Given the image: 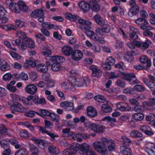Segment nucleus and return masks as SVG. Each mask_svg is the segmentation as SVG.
Returning <instances> with one entry per match:
<instances>
[{"mask_svg":"<svg viewBox=\"0 0 155 155\" xmlns=\"http://www.w3.org/2000/svg\"><path fill=\"white\" fill-rule=\"evenodd\" d=\"M93 145L95 150L103 155L108 153L107 146L109 152L115 151V150L114 143L110 140L105 138H102L100 141L94 142Z\"/></svg>","mask_w":155,"mask_h":155,"instance_id":"f257e3e1","label":"nucleus"},{"mask_svg":"<svg viewBox=\"0 0 155 155\" xmlns=\"http://www.w3.org/2000/svg\"><path fill=\"white\" fill-rule=\"evenodd\" d=\"M10 9L16 13H19L21 10L26 12L28 7L25 3L22 1H19L17 3L14 2L10 3L9 5Z\"/></svg>","mask_w":155,"mask_h":155,"instance_id":"f03ea898","label":"nucleus"},{"mask_svg":"<svg viewBox=\"0 0 155 155\" xmlns=\"http://www.w3.org/2000/svg\"><path fill=\"white\" fill-rule=\"evenodd\" d=\"M84 126L90 130L97 133H103L105 128V127L99 124L93 123L89 121L84 123Z\"/></svg>","mask_w":155,"mask_h":155,"instance_id":"7ed1b4c3","label":"nucleus"},{"mask_svg":"<svg viewBox=\"0 0 155 155\" xmlns=\"http://www.w3.org/2000/svg\"><path fill=\"white\" fill-rule=\"evenodd\" d=\"M11 109L16 112L20 113L24 112L27 111V109L25 108L19 102L14 101L12 104L10 105Z\"/></svg>","mask_w":155,"mask_h":155,"instance_id":"20e7f679","label":"nucleus"},{"mask_svg":"<svg viewBox=\"0 0 155 155\" xmlns=\"http://www.w3.org/2000/svg\"><path fill=\"white\" fill-rule=\"evenodd\" d=\"M135 22L136 24L141 25L140 28L143 30H152L153 29V28L147 25L148 22L144 18H138L135 20Z\"/></svg>","mask_w":155,"mask_h":155,"instance_id":"39448f33","label":"nucleus"},{"mask_svg":"<svg viewBox=\"0 0 155 155\" xmlns=\"http://www.w3.org/2000/svg\"><path fill=\"white\" fill-rule=\"evenodd\" d=\"M124 78L132 84H137V85L140 83V81L137 78L134 73H130L126 74L125 75Z\"/></svg>","mask_w":155,"mask_h":155,"instance_id":"423d86ee","label":"nucleus"},{"mask_svg":"<svg viewBox=\"0 0 155 155\" xmlns=\"http://www.w3.org/2000/svg\"><path fill=\"white\" fill-rule=\"evenodd\" d=\"M78 21L79 24L81 25L80 28L84 31H86L91 29V27L90 25L91 24V21L82 18L78 19Z\"/></svg>","mask_w":155,"mask_h":155,"instance_id":"0eeeda50","label":"nucleus"},{"mask_svg":"<svg viewBox=\"0 0 155 155\" xmlns=\"http://www.w3.org/2000/svg\"><path fill=\"white\" fill-rule=\"evenodd\" d=\"M89 68L92 71L91 75L92 77L100 78L102 76V71L97 66L92 65L90 66Z\"/></svg>","mask_w":155,"mask_h":155,"instance_id":"6e6552de","label":"nucleus"},{"mask_svg":"<svg viewBox=\"0 0 155 155\" xmlns=\"http://www.w3.org/2000/svg\"><path fill=\"white\" fill-rule=\"evenodd\" d=\"M80 149L84 153V155H97L94 151L89 149V146L86 143L82 144Z\"/></svg>","mask_w":155,"mask_h":155,"instance_id":"1a4fd4ad","label":"nucleus"},{"mask_svg":"<svg viewBox=\"0 0 155 155\" xmlns=\"http://www.w3.org/2000/svg\"><path fill=\"white\" fill-rule=\"evenodd\" d=\"M78 149L75 145H71L66 149L64 150L62 152L63 155H75Z\"/></svg>","mask_w":155,"mask_h":155,"instance_id":"9d476101","label":"nucleus"},{"mask_svg":"<svg viewBox=\"0 0 155 155\" xmlns=\"http://www.w3.org/2000/svg\"><path fill=\"white\" fill-rule=\"evenodd\" d=\"M117 108L120 111H128L131 109L130 105L125 102H119L116 104Z\"/></svg>","mask_w":155,"mask_h":155,"instance_id":"9b49d317","label":"nucleus"},{"mask_svg":"<svg viewBox=\"0 0 155 155\" xmlns=\"http://www.w3.org/2000/svg\"><path fill=\"white\" fill-rule=\"evenodd\" d=\"M7 12L1 5H0V19L2 23L4 24L8 21Z\"/></svg>","mask_w":155,"mask_h":155,"instance_id":"f8f14e48","label":"nucleus"},{"mask_svg":"<svg viewBox=\"0 0 155 155\" xmlns=\"http://www.w3.org/2000/svg\"><path fill=\"white\" fill-rule=\"evenodd\" d=\"M60 106L64 108L66 111H72L74 108V102L67 101L62 102L60 103Z\"/></svg>","mask_w":155,"mask_h":155,"instance_id":"ddd939ff","label":"nucleus"},{"mask_svg":"<svg viewBox=\"0 0 155 155\" xmlns=\"http://www.w3.org/2000/svg\"><path fill=\"white\" fill-rule=\"evenodd\" d=\"M130 29V39L131 40H136L138 38V36L137 35L139 32L138 29L134 27L130 26L129 27Z\"/></svg>","mask_w":155,"mask_h":155,"instance_id":"4468645a","label":"nucleus"},{"mask_svg":"<svg viewBox=\"0 0 155 155\" xmlns=\"http://www.w3.org/2000/svg\"><path fill=\"white\" fill-rule=\"evenodd\" d=\"M142 80L149 89L153 91L152 94L155 95V83L153 81H149L148 79L145 78H143Z\"/></svg>","mask_w":155,"mask_h":155,"instance_id":"2eb2a0df","label":"nucleus"},{"mask_svg":"<svg viewBox=\"0 0 155 155\" xmlns=\"http://www.w3.org/2000/svg\"><path fill=\"white\" fill-rule=\"evenodd\" d=\"M71 56L72 59L74 60L79 61L82 58L83 54L80 50H76L73 51Z\"/></svg>","mask_w":155,"mask_h":155,"instance_id":"dca6fc26","label":"nucleus"},{"mask_svg":"<svg viewBox=\"0 0 155 155\" xmlns=\"http://www.w3.org/2000/svg\"><path fill=\"white\" fill-rule=\"evenodd\" d=\"M26 92L31 94H34L37 91V87L34 84H28L25 88Z\"/></svg>","mask_w":155,"mask_h":155,"instance_id":"f3484780","label":"nucleus"},{"mask_svg":"<svg viewBox=\"0 0 155 155\" xmlns=\"http://www.w3.org/2000/svg\"><path fill=\"white\" fill-rule=\"evenodd\" d=\"M79 8L84 12H88L90 9V5L88 3L84 1H82L78 3Z\"/></svg>","mask_w":155,"mask_h":155,"instance_id":"a211bd4d","label":"nucleus"},{"mask_svg":"<svg viewBox=\"0 0 155 155\" xmlns=\"http://www.w3.org/2000/svg\"><path fill=\"white\" fill-rule=\"evenodd\" d=\"M143 104L149 109L155 110V98L149 99L148 101L143 102Z\"/></svg>","mask_w":155,"mask_h":155,"instance_id":"6ab92c4d","label":"nucleus"},{"mask_svg":"<svg viewBox=\"0 0 155 155\" xmlns=\"http://www.w3.org/2000/svg\"><path fill=\"white\" fill-rule=\"evenodd\" d=\"M87 115L90 117H94L97 115V113L95 108L92 106H90L86 109Z\"/></svg>","mask_w":155,"mask_h":155,"instance_id":"aec40b11","label":"nucleus"},{"mask_svg":"<svg viewBox=\"0 0 155 155\" xmlns=\"http://www.w3.org/2000/svg\"><path fill=\"white\" fill-rule=\"evenodd\" d=\"M120 153L122 155H132V151L131 149L125 145L121 146L120 148Z\"/></svg>","mask_w":155,"mask_h":155,"instance_id":"412c9836","label":"nucleus"},{"mask_svg":"<svg viewBox=\"0 0 155 155\" xmlns=\"http://www.w3.org/2000/svg\"><path fill=\"white\" fill-rule=\"evenodd\" d=\"M61 51L62 53L65 56H69L71 55L73 50L72 48L69 45H66L63 46L61 48Z\"/></svg>","mask_w":155,"mask_h":155,"instance_id":"4be33fe9","label":"nucleus"},{"mask_svg":"<svg viewBox=\"0 0 155 155\" xmlns=\"http://www.w3.org/2000/svg\"><path fill=\"white\" fill-rule=\"evenodd\" d=\"M32 101L35 104H45L46 101L44 98L39 99L37 95H35L34 96L30 95Z\"/></svg>","mask_w":155,"mask_h":155,"instance_id":"5701e85b","label":"nucleus"},{"mask_svg":"<svg viewBox=\"0 0 155 155\" xmlns=\"http://www.w3.org/2000/svg\"><path fill=\"white\" fill-rule=\"evenodd\" d=\"M49 117L51 121L56 123V125L58 127H59L60 126V124L59 122L60 117L58 115L52 113H51Z\"/></svg>","mask_w":155,"mask_h":155,"instance_id":"b1692460","label":"nucleus"},{"mask_svg":"<svg viewBox=\"0 0 155 155\" xmlns=\"http://www.w3.org/2000/svg\"><path fill=\"white\" fill-rule=\"evenodd\" d=\"M89 82L88 80H84L82 78L76 79L74 82V84L76 87H82L84 84L85 85H87V82Z\"/></svg>","mask_w":155,"mask_h":155,"instance_id":"393cba45","label":"nucleus"},{"mask_svg":"<svg viewBox=\"0 0 155 155\" xmlns=\"http://www.w3.org/2000/svg\"><path fill=\"white\" fill-rule=\"evenodd\" d=\"M102 110L104 112L108 113L111 112L112 109L111 107L109 105L108 101L105 103L103 104L101 106Z\"/></svg>","mask_w":155,"mask_h":155,"instance_id":"a878e982","label":"nucleus"},{"mask_svg":"<svg viewBox=\"0 0 155 155\" xmlns=\"http://www.w3.org/2000/svg\"><path fill=\"white\" fill-rule=\"evenodd\" d=\"M49 60L52 62H55L59 63L63 62L65 60L64 58L61 56H52Z\"/></svg>","mask_w":155,"mask_h":155,"instance_id":"bb28decb","label":"nucleus"},{"mask_svg":"<svg viewBox=\"0 0 155 155\" xmlns=\"http://www.w3.org/2000/svg\"><path fill=\"white\" fill-rule=\"evenodd\" d=\"M139 11V9L138 6H134L130 8L128 12V15L130 17H132L134 15H136Z\"/></svg>","mask_w":155,"mask_h":155,"instance_id":"cd10ccee","label":"nucleus"},{"mask_svg":"<svg viewBox=\"0 0 155 155\" xmlns=\"http://www.w3.org/2000/svg\"><path fill=\"white\" fill-rule=\"evenodd\" d=\"M37 70L40 72L46 73L48 71V68L44 64H39L36 66Z\"/></svg>","mask_w":155,"mask_h":155,"instance_id":"c85d7f7f","label":"nucleus"},{"mask_svg":"<svg viewBox=\"0 0 155 155\" xmlns=\"http://www.w3.org/2000/svg\"><path fill=\"white\" fill-rule=\"evenodd\" d=\"M93 18L95 22L98 25L102 26L105 24L104 21L100 15H96L94 16Z\"/></svg>","mask_w":155,"mask_h":155,"instance_id":"c756f323","label":"nucleus"},{"mask_svg":"<svg viewBox=\"0 0 155 155\" xmlns=\"http://www.w3.org/2000/svg\"><path fill=\"white\" fill-rule=\"evenodd\" d=\"M44 13L42 10L38 9L32 12L31 13V16L34 18L38 17L40 16H43Z\"/></svg>","mask_w":155,"mask_h":155,"instance_id":"7c9ffc66","label":"nucleus"},{"mask_svg":"<svg viewBox=\"0 0 155 155\" xmlns=\"http://www.w3.org/2000/svg\"><path fill=\"white\" fill-rule=\"evenodd\" d=\"M42 49L44 51L42 52V54L45 57H48L51 54V50L48 45L44 46Z\"/></svg>","mask_w":155,"mask_h":155,"instance_id":"2f4dec72","label":"nucleus"},{"mask_svg":"<svg viewBox=\"0 0 155 155\" xmlns=\"http://www.w3.org/2000/svg\"><path fill=\"white\" fill-rule=\"evenodd\" d=\"M0 69L2 71H6L9 70L10 68V65L8 63L4 60H2L0 64Z\"/></svg>","mask_w":155,"mask_h":155,"instance_id":"473e14b6","label":"nucleus"},{"mask_svg":"<svg viewBox=\"0 0 155 155\" xmlns=\"http://www.w3.org/2000/svg\"><path fill=\"white\" fill-rule=\"evenodd\" d=\"M48 150L49 153L52 155H57L59 153V150L54 146H49Z\"/></svg>","mask_w":155,"mask_h":155,"instance_id":"72a5a7b5","label":"nucleus"},{"mask_svg":"<svg viewBox=\"0 0 155 155\" xmlns=\"http://www.w3.org/2000/svg\"><path fill=\"white\" fill-rule=\"evenodd\" d=\"M53 62V63L51 64V68L52 70L54 71H59L61 67L60 64L55 62Z\"/></svg>","mask_w":155,"mask_h":155,"instance_id":"f704fd0d","label":"nucleus"},{"mask_svg":"<svg viewBox=\"0 0 155 155\" xmlns=\"http://www.w3.org/2000/svg\"><path fill=\"white\" fill-rule=\"evenodd\" d=\"M70 131V129L68 128L63 129L62 130V137H67L72 136L73 135V133Z\"/></svg>","mask_w":155,"mask_h":155,"instance_id":"c9c22d12","label":"nucleus"},{"mask_svg":"<svg viewBox=\"0 0 155 155\" xmlns=\"http://www.w3.org/2000/svg\"><path fill=\"white\" fill-rule=\"evenodd\" d=\"M132 117L134 119L137 121H141L144 117V115L141 113H135L132 115Z\"/></svg>","mask_w":155,"mask_h":155,"instance_id":"e433bc0d","label":"nucleus"},{"mask_svg":"<svg viewBox=\"0 0 155 155\" xmlns=\"http://www.w3.org/2000/svg\"><path fill=\"white\" fill-rule=\"evenodd\" d=\"M25 40V39L24 40H20V42L18 43V47L21 50L24 51L27 48L26 41H24Z\"/></svg>","mask_w":155,"mask_h":155,"instance_id":"4c0bfd02","label":"nucleus"},{"mask_svg":"<svg viewBox=\"0 0 155 155\" xmlns=\"http://www.w3.org/2000/svg\"><path fill=\"white\" fill-rule=\"evenodd\" d=\"M150 147L149 146L148 148L146 149V151L149 155H155V147L153 144H152Z\"/></svg>","mask_w":155,"mask_h":155,"instance_id":"58836bf2","label":"nucleus"},{"mask_svg":"<svg viewBox=\"0 0 155 155\" xmlns=\"http://www.w3.org/2000/svg\"><path fill=\"white\" fill-rule=\"evenodd\" d=\"M16 34L18 38V39H19V40H24L28 38L27 37L26 34L24 32L21 31H18Z\"/></svg>","mask_w":155,"mask_h":155,"instance_id":"ea45409f","label":"nucleus"},{"mask_svg":"<svg viewBox=\"0 0 155 155\" xmlns=\"http://www.w3.org/2000/svg\"><path fill=\"white\" fill-rule=\"evenodd\" d=\"M103 120L109 123L110 125L112 126L116 122V119L114 118H112L109 116L106 117L102 119Z\"/></svg>","mask_w":155,"mask_h":155,"instance_id":"a19ab883","label":"nucleus"},{"mask_svg":"<svg viewBox=\"0 0 155 155\" xmlns=\"http://www.w3.org/2000/svg\"><path fill=\"white\" fill-rule=\"evenodd\" d=\"M130 135L133 138L140 137L142 136V134L140 132L136 130H133L131 131Z\"/></svg>","mask_w":155,"mask_h":155,"instance_id":"79ce46f5","label":"nucleus"},{"mask_svg":"<svg viewBox=\"0 0 155 155\" xmlns=\"http://www.w3.org/2000/svg\"><path fill=\"white\" fill-rule=\"evenodd\" d=\"M24 41H26L27 47L30 48H34L35 47V45L33 41L31 39L27 38L25 39Z\"/></svg>","mask_w":155,"mask_h":155,"instance_id":"37998d69","label":"nucleus"},{"mask_svg":"<svg viewBox=\"0 0 155 155\" xmlns=\"http://www.w3.org/2000/svg\"><path fill=\"white\" fill-rule=\"evenodd\" d=\"M15 155H28V152L26 149L21 148L16 151Z\"/></svg>","mask_w":155,"mask_h":155,"instance_id":"c03bdc74","label":"nucleus"},{"mask_svg":"<svg viewBox=\"0 0 155 155\" xmlns=\"http://www.w3.org/2000/svg\"><path fill=\"white\" fill-rule=\"evenodd\" d=\"M133 89L134 91L135 90L139 92H143L146 90L145 87L143 86L138 84L134 86Z\"/></svg>","mask_w":155,"mask_h":155,"instance_id":"a18cd8bd","label":"nucleus"},{"mask_svg":"<svg viewBox=\"0 0 155 155\" xmlns=\"http://www.w3.org/2000/svg\"><path fill=\"white\" fill-rule=\"evenodd\" d=\"M65 17L71 21H74L77 19V16L76 15H73L70 13H67L65 14Z\"/></svg>","mask_w":155,"mask_h":155,"instance_id":"49530a36","label":"nucleus"},{"mask_svg":"<svg viewBox=\"0 0 155 155\" xmlns=\"http://www.w3.org/2000/svg\"><path fill=\"white\" fill-rule=\"evenodd\" d=\"M126 60L128 62H130L134 60V57L130 52L127 51L126 52L124 55Z\"/></svg>","mask_w":155,"mask_h":155,"instance_id":"de8ad7c7","label":"nucleus"},{"mask_svg":"<svg viewBox=\"0 0 155 155\" xmlns=\"http://www.w3.org/2000/svg\"><path fill=\"white\" fill-rule=\"evenodd\" d=\"M94 99L98 102H104L106 100V97L102 95H98L94 97Z\"/></svg>","mask_w":155,"mask_h":155,"instance_id":"09e8293b","label":"nucleus"},{"mask_svg":"<svg viewBox=\"0 0 155 155\" xmlns=\"http://www.w3.org/2000/svg\"><path fill=\"white\" fill-rule=\"evenodd\" d=\"M121 139L122 140V142L124 144L127 146H129L131 143V141L130 140L125 136H122L121 137Z\"/></svg>","mask_w":155,"mask_h":155,"instance_id":"8fccbe9b","label":"nucleus"},{"mask_svg":"<svg viewBox=\"0 0 155 155\" xmlns=\"http://www.w3.org/2000/svg\"><path fill=\"white\" fill-rule=\"evenodd\" d=\"M91 8L94 12H97L100 10V6L99 5L96 3H93L91 6Z\"/></svg>","mask_w":155,"mask_h":155,"instance_id":"3c124183","label":"nucleus"},{"mask_svg":"<svg viewBox=\"0 0 155 155\" xmlns=\"http://www.w3.org/2000/svg\"><path fill=\"white\" fill-rule=\"evenodd\" d=\"M151 44V41L149 39H147L144 42H142L141 49L143 50H145L147 49Z\"/></svg>","mask_w":155,"mask_h":155,"instance_id":"603ef678","label":"nucleus"},{"mask_svg":"<svg viewBox=\"0 0 155 155\" xmlns=\"http://www.w3.org/2000/svg\"><path fill=\"white\" fill-rule=\"evenodd\" d=\"M134 110L136 112L141 113L144 111V108L143 106L138 104L135 106L134 108Z\"/></svg>","mask_w":155,"mask_h":155,"instance_id":"864d4df0","label":"nucleus"},{"mask_svg":"<svg viewBox=\"0 0 155 155\" xmlns=\"http://www.w3.org/2000/svg\"><path fill=\"white\" fill-rule=\"evenodd\" d=\"M0 144L1 147L4 149L8 148L9 147V145L8 142L4 140L0 141Z\"/></svg>","mask_w":155,"mask_h":155,"instance_id":"5fc2aeb1","label":"nucleus"},{"mask_svg":"<svg viewBox=\"0 0 155 155\" xmlns=\"http://www.w3.org/2000/svg\"><path fill=\"white\" fill-rule=\"evenodd\" d=\"M123 92L124 93L129 94H134L135 93L133 88L131 87H128L124 89Z\"/></svg>","mask_w":155,"mask_h":155,"instance_id":"6e6d98bb","label":"nucleus"},{"mask_svg":"<svg viewBox=\"0 0 155 155\" xmlns=\"http://www.w3.org/2000/svg\"><path fill=\"white\" fill-rule=\"evenodd\" d=\"M50 75L48 73H44L42 74L41 77L43 80L48 82L50 80Z\"/></svg>","mask_w":155,"mask_h":155,"instance_id":"4d7b16f0","label":"nucleus"},{"mask_svg":"<svg viewBox=\"0 0 155 155\" xmlns=\"http://www.w3.org/2000/svg\"><path fill=\"white\" fill-rule=\"evenodd\" d=\"M18 78L24 81H27L28 79V76L27 74L22 72L18 75Z\"/></svg>","mask_w":155,"mask_h":155,"instance_id":"13d9d810","label":"nucleus"},{"mask_svg":"<svg viewBox=\"0 0 155 155\" xmlns=\"http://www.w3.org/2000/svg\"><path fill=\"white\" fill-rule=\"evenodd\" d=\"M41 26L42 27H45L48 29H50L54 26L53 24H50L48 22H46L42 23Z\"/></svg>","mask_w":155,"mask_h":155,"instance_id":"bf43d9fd","label":"nucleus"},{"mask_svg":"<svg viewBox=\"0 0 155 155\" xmlns=\"http://www.w3.org/2000/svg\"><path fill=\"white\" fill-rule=\"evenodd\" d=\"M111 65H110L109 64L106 63V61H105L104 63L102 64V67L106 71L110 70L111 69Z\"/></svg>","mask_w":155,"mask_h":155,"instance_id":"052dcab7","label":"nucleus"},{"mask_svg":"<svg viewBox=\"0 0 155 155\" xmlns=\"http://www.w3.org/2000/svg\"><path fill=\"white\" fill-rule=\"evenodd\" d=\"M106 63L109 64L110 65L112 66L115 63V61L114 58L111 56L109 57L105 61Z\"/></svg>","mask_w":155,"mask_h":155,"instance_id":"680f3d73","label":"nucleus"},{"mask_svg":"<svg viewBox=\"0 0 155 155\" xmlns=\"http://www.w3.org/2000/svg\"><path fill=\"white\" fill-rule=\"evenodd\" d=\"M10 54L12 57L14 58L19 59L21 58V56L19 54L14 52L12 51H10Z\"/></svg>","mask_w":155,"mask_h":155,"instance_id":"e2e57ef3","label":"nucleus"},{"mask_svg":"<svg viewBox=\"0 0 155 155\" xmlns=\"http://www.w3.org/2000/svg\"><path fill=\"white\" fill-rule=\"evenodd\" d=\"M12 74L9 73H7L4 74L3 77V80L5 81H9L11 80L12 78Z\"/></svg>","mask_w":155,"mask_h":155,"instance_id":"0e129e2a","label":"nucleus"},{"mask_svg":"<svg viewBox=\"0 0 155 155\" xmlns=\"http://www.w3.org/2000/svg\"><path fill=\"white\" fill-rule=\"evenodd\" d=\"M24 22L19 19L15 21L16 25L19 28H21L24 26Z\"/></svg>","mask_w":155,"mask_h":155,"instance_id":"69168bd1","label":"nucleus"},{"mask_svg":"<svg viewBox=\"0 0 155 155\" xmlns=\"http://www.w3.org/2000/svg\"><path fill=\"white\" fill-rule=\"evenodd\" d=\"M117 85L118 86L124 88L125 86V84L124 82L122 80L118 79L116 82Z\"/></svg>","mask_w":155,"mask_h":155,"instance_id":"338daca9","label":"nucleus"},{"mask_svg":"<svg viewBox=\"0 0 155 155\" xmlns=\"http://www.w3.org/2000/svg\"><path fill=\"white\" fill-rule=\"evenodd\" d=\"M7 88L12 92H14L17 90V89L15 87L9 84H8L7 85Z\"/></svg>","mask_w":155,"mask_h":155,"instance_id":"774afa93","label":"nucleus"}]
</instances>
